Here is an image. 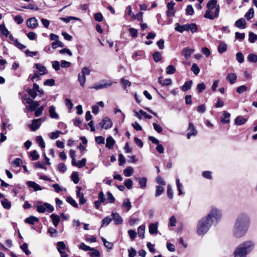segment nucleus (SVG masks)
Instances as JSON below:
<instances>
[{
	"label": "nucleus",
	"mask_w": 257,
	"mask_h": 257,
	"mask_svg": "<svg viewBox=\"0 0 257 257\" xmlns=\"http://www.w3.org/2000/svg\"><path fill=\"white\" fill-rule=\"evenodd\" d=\"M249 217L245 213H240L236 218L233 228V234L236 238L244 236L249 225Z\"/></svg>",
	"instance_id": "obj_1"
},
{
	"label": "nucleus",
	"mask_w": 257,
	"mask_h": 257,
	"mask_svg": "<svg viewBox=\"0 0 257 257\" xmlns=\"http://www.w3.org/2000/svg\"><path fill=\"white\" fill-rule=\"evenodd\" d=\"M207 10L204 17L209 20H213L219 17L220 6L217 4L216 0H209L206 5Z\"/></svg>",
	"instance_id": "obj_2"
},
{
	"label": "nucleus",
	"mask_w": 257,
	"mask_h": 257,
	"mask_svg": "<svg viewBox=\"0 0 257 257\" xmlns=\"http://www.w3.org/2000/svg\"><path fill=\"white\" fill-rule=\"evenodd\" d=\"M212 224L206 218L203 217L198 221L197 224V233L198 235L205 234Z\"/></svg>",
	"instance_id": "obj_3"
},
{
	"label": "nucleus",
	"mask_w": 257,
	"mask_h": 257,
	"mask_svg": "<svg viewBox=\"0 0 257 257\" xmlns=\"http://www.w3.org/2000/svg\"><path fill=\"white\" fill-rule=\"evenodd\" d=\"M254 243L251 240H247L240 244L234 251L247 255L253 248Z\"/></svg>",
	"instance_id": "obj_4"
},
{
	"label": "nucleus",
	"mask_w": 257,
	"mask_h": 257,
	"mask_svg": "<svg viewBox=\"0 0 257 257\" xmlns=\"http://www.w3.org/2000/svg\"><path fill=\"white\" fill-rule=\"evenodd\" d=\"M221 215L220 210L216 208H212L205 217L212 224H216L220 220Z\"/></svg>",
	"instance_id": "obj_5"
},
{
	"label": "nucleus",
	"mask_w": 257,
	"mask_h": 257,
	"mask_svg": "<svg viewBox=\"0 0 257 257\" xmlns=\"http://www.w3.org/2000/svg\"><path fill=\"white\" fill-rule=\"evenodd\" d=\"M175 30L180 33H183L184 31H190L192 33H194L197 31V27L194 23L187 24L184 25H180L179 23H177Z\"/></svg>",
	"instance_id": "obj_6"
},
{
	"label": "nucleus",
	"mask_w": 257,
	"mask_h": 257,
	"mask_svg": "<svg viewBox=\"0 0 257 257\" xmlns=\"http://www.w3.org/2000/svg\"><path fill=\"white\" fill-rule=\"evenodd\" d=\"M112 82L110 80H102L100 82L90 87L91 89L96 90L102 89L110 87L112 85Z\"/></svg>",
	"instance_id": "obj_7"
},
{
	"label": "nucleus",
	"mask_w": 257,
	"mask_h": 257,
	"mask_svg": "<svg viewBox=\"0 0 257 257\" xmlns=\"http://www.w3.org/2000/svg\"><path fill=\"white\" fill-rule=\"evenodd\" d=\"M57 250L61 254V257H69L66 250L69 251L68 247H67L63 241H59L57 243Z\"/></svg>",
	"instance_id": "obj_8"
},
{
	"label": "nucleus",
	"mask_w": 257,
	"mask_h": 257,
	"mask_svg": "<svg viewBox=\"0 0 257 257\" xmlns=\"http://www.w3.org/2000/svg\"><path fill=\"white\" fill-rule=\"evenodd\" d=\"M36 208L37 211L39 213H44L46 210L49 212H52L54 210V207L48 203L38 205Z\"/></svg>",
	"instance_id": "obj_9"
},
{
	"label": "nucleus",
	"mask_w": 257,
	"mask_h": 257,
	"mask_svg": "<svg viewBox=\"0 0 257 257\" xmlns=\"http://www.w3.org/2000/svg\"><path fill=\"white\" fill-rule=\"evenodd\" d=\"M112 125V122L108 117L103 118L102 121L97 124L98 127H100L101 129L104 128L105 130L110 128Z\"/></svg>",
	"instance_id": "obj_10"
},
{
	"label": "nucleus",
	"mask_w": 257,
	"mask_h": 257,
	"mask_svg": "<svg viewBox=\"0 0 257 257\" xmlns=\"http://www.w3.org/2000/svg\"><path fill=\"white\" fill-rule=\"evenodd\" d=\"M187 134V139H189L192 136H196L197 134V131L195 126L192 122H189Z\"/></svg>",
	"instance_id": "obj_11"
},
{
	"label": "nucleus",
	"mask_w": 257,
	"mask_h": 257,
	"mask_svg": "<svg viewBox=\"0 0 257 257\" xmlns=\"http://www.w3.org/2000/svg\"><path fill=\"white\" fill-rule=\"evenodd\" d=\"M41 125V118H38L32 120L31 124H30L28 126L33 131H36L38 130Z\"/></svg>",
	"instance_id": "obj_12"
},
{
	"label": "nucleus",
	"mask_w": 257,
	"mask_h": 257,
	"mask_svg": "<svg viewBox=\"0 0 257 257\" xmlns=\"http://www.w3.org/2000/svg\"><path fill=\"white\" fill-rule=\"evenodd\" d=\"M26 24L29 28L35 29L38 26V20L34 17L29 18L27 20Z\"/></svg>",
	"instance_id": "obj_13"
},
{
	"label": "nucleus",
	"mask_w": 257,
	"mask_h": 257,
	"mask_svg": "<svg viewBox=\"0 0 257 257\" xmlns=\"http://www.w3.org/2000/svg\"><path fill=\"white\" fill-rule=\"evenodd\" d=\"M112 220H113L114 223L116 225L122 223L123 220L122 217L116 212H112L111 214Z\"/></svg>",
	"instance_id": "obj_14"
},
{
	"label": "nucleus",
	"mask_w": 257,
	"mask_h": 257,
	"mask_svg": "<svg viewBox=\"0 0 257 257\" xmlns=\"http://www.w3.org/2000/svg\"><path fill=\"white\" fill-rule=\"evenodd\" d=\"M175 3L171 1L170 3H168L167 4V8L168 11H167V16L169 17H172L174 15L175 11H174V8Z\"/></svg>",
	"instance_id": "obj_15"
},
{
	"label": "nucleus",
	"mask_w": 257,
	"mask_h": 257,
	"mask_svg": "<svg viewBox=\"0 0 257 257\" xmlns=\"http://www.w3.org/2000/svg\"><path fill=\"white\" fill-rule=\"evenodd\" d=\"M136 180L139 181L140 187L141 189H145L147 186V179L146 177H135Z\"/></svg>",
	"instance_id": "obj_16"
},
{
	"label": "nucleus",
	"mask_w": 257,
	"mask_h": 257,
	"mask_svg": "<svg viewBox=\"0 0 257 257\" xmlns=\"http://www.w3.org/2000/svg\"><path fill=\"white\" fill-rule=\"evenodd\" d=\"M234 25L235 27L240 29H243L245 28L246 23L243 18H240L235 22Z\"/></svg>",
	"instance_id": "obj_17"
},
{
	"label": "nucleus",
	"mask_w": 257,
	"mask_h": 257,
	"mask_svg": "<svg viewBox=\"0 0 257 257\" xmlns=\"http://www.w3.org/2000/svg\"><path fill=\"white\" fill-rule=\"evenodd\" d=\"M27 184L29 187L33 188L34 190L36 191L42 190L43 189V188L39 185L34 181H28L27 182Z\"/></svg>",
	"instance_id": "obj_18"
},
{
	"label": "nucleus",
	"mask_w": 257,
	"mask_h": 257,
	"mask_svg": "<svg viewBox=\"0 0 257 257\" xmlns=\"http://www.w3.org/2000/svg\"><path fill=\"white\" fill-rule=\"evenodd\" d=\"M141 115L144 116L145 118L147 119H150L152 118V116L151 115L148 114L146 112L143 111V110H140L139 112L135 111V116L138 118L141 119Z\"/></svg>",
	"instance_id": "obj_19"
},
{
	"label": "nucleus",
	"mask_w": 257,
	"mask_h": 257,
	"mask_svg": "<svg viewBox=\"0 0 257 257\" xmlns=\"http://www.w3.org/2000/svg\"><path fill=\"white\" fill-rule=\"evenodd\" d=\"M226 79L231 84H233L236 81L237 76L235 73H229L227 75Z\"/></svg>",
	"instance_id": "obj_20"
},
{
	"label": "nucleus",
	"mask_w": 257,
	"mask_h": 257,
	"mask_svg": "<svg viewBox=\"0 0 257 257\" xmlns=\"http://www.w3.org/2000/svg\"><path fill=\"white\" fill-rule=\"evenodd\" d=\"M49 114L50 116L52 118L58 119L59 115L56 111V108L54 106L52 105L49 108Z\"/></svg>",
	"instance_id": "obj_21"
},
{
	"label": "nucleus",
	"mask_w": 257,
	"mask_h": 257,
	"mask_svg": "<svg viewBox=\"0 0 257 257\" xmlns=\"http://www.w3.org/2000/svg\"><path fill=\"white\" fill-rule=\"evenodd\" d=\"M149 230L150 234H156L158 232V223H151L149 226Z\"/></svg>",
	"instance_id": "obj_22"
},
{
	"label": "nucleus",
	"mask_w": 257,
	"mask_h": 257,
	"mask_svg": "<svg viewBox=\"0 0 257 257\" xmlns=\"http://www.w3.org/2000/svg\"><path fill=\"white\" fill-rule=\"evenodd\" d=\"M194 52V49L186 48L183 50L182 53L185 58L188 59Z\"/></svg>",
	"instance_id": "obj_23"
},
{
	"label": "nucleus",
	"mask_w": 257,
	"mask_h": 257,
	"mask_svg": "<svg viewBox=\"0 0 257 257\" xmlns=\"http://www.w3.org/2000/svg\"><path fill=\"white\" fill-rule=\"evenodd\" d=\"M106 147L108 148L109 149H111L113 148V147L115 144V141L113 138L111 136L108 137L106 139Z\"/></svg>",
	"instance_id": "obj_24"
},
{
	"label": "nucleus",
	"mask_w": 257,
	"mask_h": 257,
	"mask_svg": "<svg viewBox=\"0 0 257 257\" xmlns=\"http://www.w3.org/2000/svg\"><path fill=\"white\" fill-rule=\"evenodd\" d=\"M50 218L52 219V222H53L54 225L55 227H57V226L58 225V224L59 223L60 220V217L56 214H52L50 215Z\"/></svg>",
	"instance_id": "obj_25"
},
{
	"label": "nucleus",
	"mask_w": 257,
	"mask_h": 257,
	"mask_svg": "<svg viewBox=\"0 0 257 257\" xmlns=\"http://www.w3.org/2000/svg\"><path fill=\"white\" fill-rule=\"evenodd\" d=\"M227 50V45L223 42H220L218 47V51L220 54H222Z\"/></svg>",
	"instance_id": "obj_26"
},
{
	"label": "nucleus",
	"mask_w": 257,
	"mask_h": 257,
	"mask_svg": "<svg viewBox=\"0 0 257 257\" xmlns=\"http://www.w3.org/2000/svg\"><path fill=\"white\" fill-rule=\"evenodd\" d=\"M36 68L38 70V72H40V75H44L47 73L46 68L40 64H35Z\"/></svg>",
	"instance_id": "obj_27"
},
{
	"label": "nucleus",
	"mask_w": 257,
	"mask_h": 257,
	"mask_svg": "<svg viewBox=\"0 0 257 257\" xmlns=\"http://www.w3.org/2000/svg\"><path fill=\"white\" fill-rule=\"evenodd\" d=\"M39 221V219L34 216H31L29 217H28L25 219V222L27 223L30 224H34L35 222H38Z\"/></svg>",
	"instance_id": "obj_28"
},
{
	"label": "nucleus",
	"mask_w": 257,
	"mask_h": 257,
	"mask_svg": "<svg viewBox=\"0 0 257 257\" xmlns=\"http://www.w3.org/2000/svg\"><path fill=\"white\" fill-rule=\"evenodd\" d=\"M122 207L126 208V211H129L131 209L132 205L128 198H125L123 200L122 204Z\"/></svg>",
	"instance_id": "obj_29"
},
{
	"label": "nucleus",
	"mask_w": 257,
	"mask_h": 257,
	"mask_svg": "<svg viewBox=\"0 0 257 257\" xmlns=\"http://www.w3.org/2000/svg\"><path fill=\"white\" fill-rule=\"evenodd\" d=\"M247 121V119L241 116H238L236 117L235 119V123L236 124L240 125L245 123Z\"/></svg>",
	"instance_id": "obj_30"
},
{
	"label": "nucleus",
	"mask_w": 257,
	"mask_h": 257,
	"mask_svg": "<svg viewBox=\"0 0 257 257\" xmlns=\"http://www.w3.org/2000/svg\"><path fill=\"white\" fill-rule=\"evenodd\" d=\"M192 85V81L189 80L184 83V85L182 87V90L183 91H187L191 89Z\"/></svg>",
	"instance_id": "obj_31"
},
{
	"label": "nucleus",
	"mask_w": 257,
	"mask_h": 257,
	"mask_svg": "<svg viewBox=\"0 0 257 257\" xmlns=\"http://www.w3.org/2000/svg\"><path fill=\"white\" fill-rule=\"evenodd\" d=\"M39 105L40 103L39 101H34L31 105L27 107L26 109H29L31 111H33L36 110Z\"/></svg>",
	"instance_id": "obj_32"
},
{
	"label": "nucleus",
	"mask_w": 257,
	"mask_h": 257,
	"mask_svg": "<svg viewBox=\"0 0 257 257\" xmlns=\"http://www.w3.org/2000/svg\"><path fill=\"white\" fill-rule=\"evenodd\" d=\"M145 226L144 225H141L138 228V233L139 236L141 238H144L145 236Z\"/></svg>",
	"instance_id": "obj_33"
},
{
	"label": "nucleus",
	"mask_w": 257,
	"mask_h": 257,
	"mask_svg": "<svg viewBox=\"0 0 257 257\" xmlns=\"http://www.w3.org/2000/svg\"><path fill=\"white\" fill-rule=\"evenodd\" d=\"M4 35L6 37H8L9 34H10V32L6 28L5 25H0V34Z\"/></svg>",
	"instance_id": "obj_34"
},
{
	"label": "nucleus",
	"mask_w": 257,
	"mask_h": 257,
	"mask_svg": "<svg viewBox=\"0 0 257 257\" xmlns=\"http://www.w3.org/2000/svg\"><path fill=\"white\" fill-rule=\"evenodd\" d=\"M134 173V169L132 167H127L123 170V174L125 177H130Z\"/></svg>",
	"instance_id": "obj_35"
},
{
	"label": "nucleus",
	"mask_w": 257,
	"mask_h": 257,
	"mask_svg": "<svg viewBox=\"0 0 257 257\" xmlns=\"http://www.w3.org/2000/svg\"><path fill=\"white\" fill-rule=\"evenodd\" d=\"M22 164L23 161L20 158H16L11 163V164L14 167H20Z\"/></svg>",
	"instance_id": "obj_36"
},
{
	"label": "nucleus",
	"mask_w": 257,
	"mask_h": 257,
	"mask_svg": "<svg viewBox=\"0 0 257 257\" xmlns=\"http://www.w3.org/2000/svg\"><path fill=\"white\" fill-rule=\"evenodd\" d=\"M253 16H254V10L252 8H251L246 13V14L244 15V17L247 20H249L253 18Z\"/></svg>",
	"instance_id": "obj_37"
},
{
	"label": "nucleus",
	"mask_w": 257,
	"mask_h": 257,
	"mask_svg": "<svg viewBox=\"0 0 257 257\" xmlns=\"http://www.w3.org/2000/svg\"><path fill=\"white\" fill-rule=\"evenodd\" d=\"M1 203L4 208L10 209L11 207V203L7 199L5 198L2 200Z\"/></svg>",
	"instance_id": "obj_38"
},
{
	"label": "nucleus",
	"mask_w": 257,
	"mask_h": 257,
	"mask_svg": "<svg viewBox=\"0 0 257 257\" xmlns=\"http://www.w3.org/2000/svg\"><path fill=\"white\" fill-rule=\"evenodd\" d=\"M111 221L112 218L111 215L104 217L101 221V227L104 226H107Z\"/></svg>",
	"instance_id": "obj_39"
},
{
	"label": "nucleus",
	"mask_w": 257,
	"mask_h": 257,
	"mask_svg": "<svg viewBox=\"0 0 257 257\" xmlns=\"http://www.w3.org/2000/svg\"><path fill=\"white\" fill-rule=\"evenodd\" d=\"M78 80L82 87H84L86 82V77L84 75L81 73L78 74Z\"/></svg>",
	"instance_id": "obj_40"
},
{
	"label": "nucleus",
	"mask_w": 257,
	"mask_h": 257,
	"mask_svg": "<svg viewBox=\"0 0 257 257\" xmlns=\"http://www.w3.org/2000/svg\"><path fill=\"white\" fill-rule=\"evenodd\" d=\"M176 183L177 189L179 191V195H180L184 194V192H183L182 191L183 188V186L181 183H180V180L179 179H178V178L176 179Z\"/></svg>",
	"instance_id": "obj_41"
},
{
	"label": "nucleus",
	"mask_w": 257,
	"mask_h": 257,
	"mask_svg": "<svg viewBox=\"0 0 257 257\" xmlns=\"http://www.w3.org/2000/svg\"><path fill=\"white\" fill-rule=\"evenodd\" d=\"M223 114L224 118L221 119V121L224 123H227L229 122V118L230 116V114L225 111H223Z\"/></svg>",
	"instance_id": "obj_42"
},
{
	"label": "nucleus",
	"mask_w": 257,
	"mask_h": 257,
	"mask_svg": "<svg viewBox=\"0 0 257 257\" xmlns=\"http://www.w3.org/2000/svg\"><path fill=\"white\" fill-rule=\"evenodd\" d=\"M72 181L75 184H77L79 181L78 173L77 172H73L71 176Z\"/></svg>",
	"instance_id": "obj_43"
},
{
	"label": "nucleus",
	"mask_w": 257,
	"mask_h": 257,
	"mask_svg": "<svg viewBox=\"0 0 257 257\" xmlns=\"http://www.w3.org/2000/svg\"><path fill=\"white\" fill-rule=\"evenodd\" d=\"M36 140L37 143L39 144V146H40L41 148H44L45 147V143L41 136H37L36 138Z\"/></svg>",
	"instance_id": "obj_44"
},
{
	"label": "nucleus",
	"mask_w": 257,
	"mask_h": 257,
	"mask_svg": "<svg viewBox=\"0 0 257 257\" xmlns=\"http://www.w3.org/2000/svg\"><path fill=\"white\" fill-rule=\"evenodd\" d=\"M61 134H62V132L60 131H57L56 132L51 133L49 134V137L52 140H55L58 138Z\"/></svg>",
	"instance_id": "obj_45"
},
{
	"label": "nucleus",
	"mask_w": 257,
	"mask_h": 257,
	"mask_svg": "<svg viewBox=\"0 0 257 257\" xmlns=\"http://www.w3.org/2000/svg\"><path fill=\"white\" fill-rule=\"evenodd\" d=\"M166 72L167 74H173L176 72V68L172 65H169L166 68Z\"/></svg>",
	"instance_id": "obj_46"
},
{
	"label": "nucleus",
	"mask_w": 257,
	"mask_h": 257,
	"mask_svg": "<svg viewBox=\"0 0 257 257\" xmlns=\"http://www.w3.org/2000/svg\"><path fill=\"white\" fill-rule=\"evenodd\" d=\"M66 201L73 207L75 208H77L78 207V204L72 197L68 196L66 198Z\"/></svg>",
	"instance_id": "obj_47"
},
{
	"label": "nucleus",
	"mask_w": 257,
	"mask_h": 257,
	"mask_svg": "<svg viewBox=\"0 0 257 257\" xmlns=\"http://www.w3.org/2000/svg\"><path fill=\"white\" fill-rule=\"evenodd\" d=\"M153 58L155 62H158L162 59V55L159 52H155L153 54Z\"/></svg>",
	"instance_id": "obj_48"
},
{
	"label": "nucleus",
	"mask_w": 257,
	"mask_h": 257,
	"mask_svg": "<svg viewBox=\"0 0 257 257\" xmlns=\"http://www.w3.org/2000/svg\"><path fill=\"white\" fill-rule=\"evenodd\" d=\"M248 41L250 43H254L257 40V35L253 32H250L248 35Z\"/></svg>",
	"instance_id": "obj_49"
},
{
	"label": "nucleus",
	"mask_w": 257,
	"mask_h": 257,
	"mask_svg": "<svg viewBox=\"0 0 257 257\" xmlns=\"http://www.w3.org/2000/svg\"><path fill=\"white\" fill-rule=\"evenodd\" d=\"M247 60L250 62H257V55L254 54H249L247 56Z\"/></svg>",
	"instance_id": "obj_50"
},
{
	"label": "nucleus",
	"mask_w": 257,
	"mask_h": 257,
	"mask_svg": "<svg viewBox=\"0 0 257 257\" xmlns=\"http://www.w3.org/2000/svg\"><path fill=\"white\" fill-rule=\"evenodd\" d=\"M164 192V188L161 186H157L156 187L155 196L158 197L160 196Z\"/></svg>",
	"instance_id": "obj_51"
},
{
	"label": "nucleus",
	"mask_w": 257,
	"mask_h": 257,
	"mask_svg": "<svg viewBox=\"0 0 257 257\" xmlns=\"http://www.w3.org/2000/svg\"><path fill=\"white\" fill-rule=\"evenodd\" d=\"M79 248L80 249L85 250V251L94 250V248H92V247L86 245L84 243H80L79 245Z\"/></svg>",
	"instance_id": "obj_52"
},
{
	"label": "nucleus",
	"mask_w": 257,
	"mask_h": 257,
	"mask_svg": "<svg viewBox=\"0 0 257 257\" xmlns=\"http://www.w3.org/2000/svg\"><path fill=\"white\" fill-rule=\"evenodd\" d=\"M51 45L52 48L53 49H56L59 47H63L64 46L63 43L59 40L52 42Z\"/></svg>",
	"instance_id": "obj_53"
},
{
	"label": "nucleus",
	"mask_w": 257,
	"mask_h": 257,
	"mask_svg": "<svg viewBox=\"0 0 257 257\" xmlns=\"http://www.w3.org/2000/svg\"><path fill=\"white\" fill-rule=\"evenodd\" d=\"M30 155L32 160H37L39 158V155L36 150L31 152Z\"/></svg>",
	"instance_id": "obj_54"
},
{
	"label": "nucleus",
	"mask_w": 257,
	"mask_h": 257,
	"mask_svg": "<svg viewBox=\"0 0 257 257\" xmlns=\"http://www.w3.org/2000/svg\"><path fill=\"white\" fill-rule=\"evenodd\" d=\"M167 195L169 199H172L173 197V191L171 185L167 186Z\"/></svg>",
	"instance_id": "obj_55"
},
{
	"label": "nucleus",
	"mask_w": 257,
	"mask_h": 257,
	"mask_svg": "<svg viewBox=\"0 0 257 257\" xmlns=\"http://www.w3.org/2000/svg\"><path fill=\"white\" fill-rule=\"evenodd\" d=\"M126 162L125 158L124 156L121 154H120L118 155V164L119 166H122Z\"/></svg>",
	"instance_id": "obj_56"
},
{
	"label": "nucleus",
	"mask_w": 257,
	"mask_h": 257,
	"mask_svg": "<svg viewBox=\"0 0 257 257\" xmlns=\"http://www.w3.org/2000/svg\"><path fill=\"white\" fill-rule=\"evenodd\" d=\"M143 13L141 12L138 13L136 15H132V19H137L138 21L142 22L143 21Z\"/></svg>",
	"instance_id": "obj_57"
},
{
	"label": "nucleus",
	"mask_w": 257,
	"mask_h": 257,
	"mask_svg": "<svg viewBox=\"0 0 257 257\" xmlns=\"http://www.w3.org/2000/svg\"><path fill=\"white\" fill-rule=\"evenodd\" d=\"M191 70L194 73L195 75H197L199 74L200 72V69L199 67L197 66V65L195 63H194L192 64V67H191Z\"/></svg>",
	"instance_id": "obj_58"
},
{
	"label": "nucleus",
	"mask_w": 257,
	"mask_h": 257,
	"mask_svg": "<svg viewBox=\"0 0 257 257\" xmlns=\"http://www.w3.org/2000/svg\"><path fill=\"white\" fill-rule=\"evenodd\" d=\"M124 184L128 189H130L133 187V182L131 179H127L125 180Z\"/></svg>",
	"instance_id": "obj_59"
},
{
	"label": "nucleus",
	"mask_w": 257,
	"mask_h": 257,
	"mask_svg": "<svg viewBox=\"0 0 257 257\" xmlns=\"http://www.w3.org/2000/svg\"><path fill=\"white\" fill-rule=\"evenodd\" d=\"M247 89V87L245 85H241V86L238 87L236 88V92L237 93H238L239 94H241V93H243L244 92H245V91H246Z\"/></svg>",
	"instance_id": "obj_60"
},
{
	"label": "nucleus",
	"mask_w": 257,
	"mask_h": 257,
	"mask_svg": "<svg viewBox=\"0 0 257 257\" xmlns=\"http://www.w3.org/2000/svg\"><path fill=\"white\" fill-rule=\"evenodd\" d=\"M236 60L239 63H242L244 61V57L241 52H238L236 54Z\"/></svg>",
	"instance_id": "obj_61"
},
{
	"label": "nucleus",
	"mask_w": 257,
	"mask_h": 257,
	"mask_svg": "<svg viewBox=\"0 0 257 257\" xmlns=\"http://www.w3.org/2000/svg\"><path fill=\"white\" fill-rule=\"evenodd\" d=\"M186 13L188 15L192 16L194 14V11L192 5H188L186 9Z\"/></svg>",
	"instance_id": "obj_62"
},
{
	"label": "nucleus",
	"mask_w": 257,
	"mask_h": 257,
	"mask_svg": "<svg viewBox=\"0 0 257 257\" xmlns=\"http://www.w3.org/2000/svg\"><path fill=\"white\" fill-rule=\"evenodd\" d=\"M21 248L26 255H29L31 253V252L28 249V244L26 243H23L21 246Z\"/></svg>",
	"instance_id": "obj_63"
},
{
	"label": "nucleus",
	"mask_w": 257,
	"mask_h": 257,
	"mask_svg": "<svg viewBox=\"0 0 257 257\" xmlns=\"http://www.w3.org/2000/svg\"><path fill=\"white\" fill-rule=\"evenodd\" d=\"M86 162V159L83 158L81 160L77 162V164H76V166L79 168H81L85 166Z\"/></svg>",
	"instance_id": "obj_64"
}]
</instances>
